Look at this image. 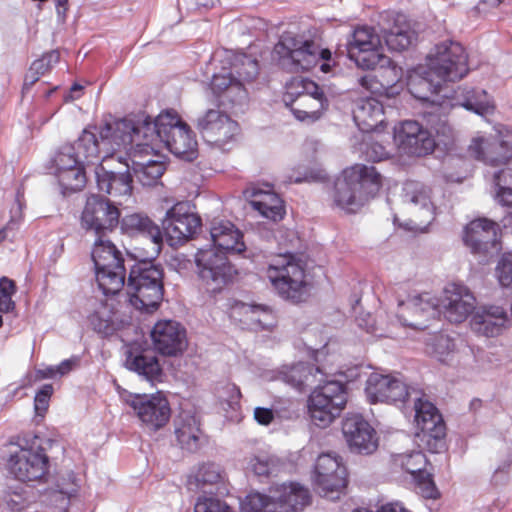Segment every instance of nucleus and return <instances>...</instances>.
Listing matches in <instances>:
<instances>
[{
    "instance_id": "nucleus-1",
    "label": "nucleus",
    "mask_w": 512,
    "mask_h": 512,
    "mask_svg": "<svg viewBox=\"0 0 512 512\" xmlns=\"http://www.w3.org/2000/svg\"><path fill=\"white\" fill-rule=\"evenodd\" d=\"M133 121L119 119L99 127L102 151L95 164V178L99 192L109 195L113 204H121L131 197L133 179L130 163L120 153L133 142Z\"/></svg>"
},
{
    "instance_id": "nucleus-2",
    "label": "nucleus",
    "mask_w": 512,
    "mask_h": 512,
    "mask_svg": "<svg viewBox=\"0 0 512 512\" xmlns=\"http://www.w3.org/2000/svg\"><path fill=\"white\" fill-rule=\"evenodd\" d=\"M468 56L464 47L455 41L445 40L436 44L426 57V70L411 76L410 92L415 98L429 102L446 88L445 82H454L467 75Z\"/></svg>"
},
{
    "instance_id": "nucleus-3",
    "label": "nucleus",
    "mask_w": 512,
    "mask_h": 512,
    "mask_svg": "<svg viewBox=\"0 0 512 512\" xmlns=\"http://www.w3.org/2000/svg\"><path fill=\"white\" fill-rule=\"evenodd\" d=\"M95 129L99 131V128ZM102 140L98 132L84 129L73 143L61 145L50 159L51 174L57 179L62 193L74 192L86 183L85 166L99 162Z\"/></svg>"
},
{
    "instance_id": "nucleus-4",
    "label": "nucleus",
    "mask_w": 512,
    "mask_h": 512,
    "mask_svg": "<svg viewBox=\"0 0 512 512\" xmlns=\"http://www.w3.org/2000/svg\"><path fill=\"white\" fill-rule=\"evenodd\" d=\"M133 140H138L140 134L152 146V151H158L163 144L172 154L192 161L197 157V140L195 134L174 110H166L160 113L154 121L145 118L135 123L133 121Z\"/></svg>"
},
{
    "instance_id": "nucleus-5",
    "label": "nucleus",
    "mask_w": 512,
    "mask_h": 512,
    "mask_svg": "<svg viewBox=\"0 0 512 512\" xmlns=\"http://www.w3.org/2000/svg\"><path fill=\"white\" fill-rule=\"evenodd\" d=\"M381 184V173L374 166H350L344 169L335 181L334 204L347 213H356L375 197Z\"/></svg>"
},
{
    "instance_id": "nucleus-6",
    "label": "nucleus",
    "mask_w": 512,
    "mask_h": 512,
    "mask_svg": "<svg viewBox=\"0 0 512 512\" xmlns=\"http://www.w3.org/2000/svg\"><path fill=\"white\" fill-rule=\"evenodd\" d=\"M274 53L279 57L280 64L290 72L308 71L315 67L320 60L325 61L320 69L324 73L331 70L327 61L331 59V51L320 49L313 41L306 40L292 33H285L274 47Z\"/></svg>"
},
{
    "instance_id": "nucleus-7",
    "label": "nucleus",
    "mask_w": 512,
    "mask_h": 512,
    "mask_svg": "<svg viewBox=\"0 0 512 512\" xmlns=\"http://www.w3.org/2000/svg\"><path fill=\"white\" fill-rule=\"evenodd\" d=\"M129 303L138 310L153 311L163 299V270L148 261L135 264L126 286Z\"/></svg>"
},
{
    "instance_id": "nucleus-8",
    "label": "nucleus",
    "mask_w": 512,
    "mask_h": 512,
    "mask_svg": "<svg viewBox=\"0 0 512 512\" xmlns=\"http://www.w3.org/2000/svg\"><path fill=\"white\" fill-rule=\"evenodd\" d=\"M266 275L283 299L301 302L306 297L305 270L294 255L285 253L274 257L268 265Z\"/></svg>"
},
{
    "instance_id": "nucleus-9",
    "label": "nucleus",
    "mask_w": 512,
    "mask_h": 512,
    "mask_svg": "<svg viewBox=\"0 0 512 512\" xmlns=\"http://www.w3.org/2000/svg\"><path fill=\"white\" fill-rule=\"evenodd\" d=\"M316 384L308 398V413L314 425L326 428L346 405V387L340 381L329 380L327 372L322 381Z\"/></svg>"
},
{
    "instance_id": "nucleus-10",
    "label": "nucleus",
    "mask_w": 512,
    "mask_h": 512,
    "mask_svg": "<svg viewBox=\"0 0 512 512\" xmlns=\"http://www.w3.org/2000/svg\"><path fill=\"white\" fill-rule=\"evenodd\" d=\"M426 455L421 451L404 454H391L390 474L393 478L409 479L418 492L425 498L436 499L439 492L428 469Z\"/></svg>"
},
{
    "instance_id": "nucleus-11",
    "label": "nucleus",
    "mask_w": 512,
    "mask_h": 512,
    "mask_svg": "<svg viewBox=\"0 0 512 512\" xmlns=\"http://www.w3.org/2000/svg\"><path fill=\"white\" fill-rule=\"evenodd\" d=\"M402 191L403 201L411 206L412 213L419 222L411 219L399 222L398 217H394V224L407 232L425 233L428 225L434 220L436 210L431 187L422 182L410 180L404 183Z\"/></svg>"
},
{
    "instance_id": "nucleus-12",
    "label": "nucleus",
    "mask_w": 512,
    "mask_h": 512,
    "mask_svg": "<svg viewBox=\"0 0 512 512\" xmlns=\"http://www.w3.org/2000/svg\"><path fill=\"white\" fill-rule=\"evenodd\" d=\"M120 397L132 409L141 426L147 431H159L171 418L169 401L161 392L136 394L124 391Z\"/></svg>"
},
{
    "instance_id": "nucleus-13",
    "label": "nucleus",
    "mask_w": 512,
    "mask_h": 512,
    "mask_svg": "<svg viewBox=\"0 0 512 512\" xmlns=\"http://www.w3.org/2000/svg\"><path fill=\"white\" fill-rule=\"evenodd\" d=\"M7 469L19 481H39L48 473L49 459L39 445L11 443Z\"/></svg>"
},
{
    "instance_id": "nucleus-14",
    "label": "nucleus",
    "mask_w": 512,
    "mask_h": 512,
    "mask_svg": "<svg viewBox=\"0 0 512 512\" xmlns=\"http://www.w3.org/2000/svg\"><path fill=\"white\" fill-rule=\"evenodd\" d=\"M414 409L416 426L420 430L416 436L429 451H441L444 448L446 427L438 409L425 395L415 400Z\"/></svg>"
},
{
    "instance_id": "nucleus-15",
    "label": "nucleus",
    "mask_w": 512,
    "mask_h": 512,
    "mask_svg": "<svg viewBox=\"0 0 512 512\" xmlns=\"http://www.w3.org/2000/svg\"><path fill=\"white\" fill-rule=\"evenodd\" d=\"M152 144L146 139L140 137L123 149L126 152V159L130 163V172L136 177L143 186L155 185L165 171V164L160 160H155L158 151H152Z\"/></svg>"
},
{
    "instance_id": "nucleus-16",
    "label": "nucleus",
    "mask_w": 512,
    "mask_h": 512,
    "mask_svg": "<svg viewBox=\"0 0 512 512\" xmlns=\"http://www.w3.org/2000/svg\"><path fill=\"white\" fill-rule=\"evenodd\" d=\"M196 128L203 139L221 150L236 141L239 125L228 114L219 109H208L196 119Z\"/></svg>"
},
{
    "instance_id": "nucleus-17",
    "label": "nucleus",
    "mask_w": 512,
    "mask_h": 512,
    "mask_svg": "<svg viewBox=\"0 0 512 512\" xmlns=\"http://www.w3.org/2000/svg\"><path fill=\"white\" fill-rule=\"evenodd\" d=\"M346 476V468L337 455L324 453L318 456L314 483L320 496L331 501L339 499L347 484Z\"/></svg>"
},
{
    "instance_id": "nucleus-18",
    "label": "nucleus",
    "mask_w": 512,
    "mask_h": 512,
    "mask_svg": "<svg viewBox=\"0 0 512 512\" xmlns=\"http://www.w3.org/2000/svg\"><path fill=\"white\" fill-rule=\"evenodd\" d=\"M350 60L363 70L375 69L384 58L379 35L370 27H358L347 40Z\"/></svg>"
},
{
    "instance_id": "nucleus-19",
    "label": "nucleus",
    "mask_w": 512,
    "mask_h": 512,
    "mask_svg": "<svg viewBox=\"0 0 512 512\" xmlns=\"http://www.w3.org/2000/svg\"><path fill=\"white\" fill-rule=\"evenodd\" d=\"M429 102L437 107L439 113H446L449 109L459 106L475 114L486 116L492 114L495 108L485 90L469 87H458L451 93L445 90Z\"/></svg>"
},
{
    "instance_id": "nucleus-20",
    "label": "nucleus",
    "mask_w": 512,
    "mask_h": 512,
    "mask_svg": "<svg viewBox=\"0 0 512 512\" xmlns=\"http://www.w3.org/2000/svg\"><path fill=\"white\" fill-rule=\"evenodd\" d=\"M198 275L207 290L216 292L231 278L233 268L227 254L212 246L201 248L195 255Z\"/></svg>"
},
{
    "instance_id": "nucleus-21",
    "label": "nucleus",
    "mask_w": 512,
    "mask_h": 512,
    "mask_svg": "<svg viewBox=\"0 0 512 512\" xmlns=\"http://www.w3.org/2000/svg\"><path fill=\"white\" fill-rule=\"evenodd\" d=\"M393 139L398 150L409 156H426L431 154L437 145L432 134L414 120H405L396 125Z\"/></svg>"
},
{
    "instance_id": "nucleus-22",
    "label": "nucleus",
    "mask_w": 512,
    "mask_h": 512,
    "mask_svg": "<svg viewBox=\"0 0 512 512\" xmlns=\"http://www.w3.org/2000/svg\"><path fill=\"white\" fill-rule=\"evenodd\" d=\"M200 218L191 211L188 202H178L171 207L162 220L163 229L170 246H178L190 239L200 227Z\"/></svg>"
},
{
    "instance_id": "nucleus-23",
    "label": "nucleus",
    "mask_w": 512,
    "mask_h": 512,
    "mask_svg": "<svg viewBox=\"0 0 512 512\" xmlns=\"http://www.w3.org/2000/svg\"><path fill=\"white\" fill-rule=\"evenodd\" d=\"M120 213L115 204L99 195H91L87 198L86 205L81 216V225L88 231H93L96 236H106L119 223Z\"/></svg>"
},
{
    "instance_id": "nucleus-24",
    "label": "nucleus",
    "mask_w": 512,
    "mask_h": 512,
    "mask_svg": "<svg viewBox=\"0 0 512 512\" xmlns=\"http://www.w3.org/2000/svg\"><path fill=\"white\" fill-rule=\"evenodd\" d=\"M476 306V298L463 284L450 283L443 291L439 300L440 312L452 323H462L472 313Z\"/></svg>"
},
{
    "instance_id": "nucleus-25",
    "label": "nucleus",
    "mask_w": 512,
    "mask_h": 512,
    "mask_svg": "<svg viewBox=\"0 0 512 512\" xmlns=\"http://www.w3.org/2000/svg\"><path fill=\"white\" fill-rule=\"evenodd\" d=\"M401 307L398 318L405 326L424 329L427 322L440 314L439 299L430 293L414 296L406 302H399Z\"/></svg>"
},
{
    "instance_id": "nucleus-26",
    "label": "nucleus",
    "mask_w": 512,
    "mask_h": 512,
    "mask_svg": "<svg viewBox=\"0 0 512 512\" xmlns=\"http://www.w3.org/2000/svg\"><path fill=\"white\" fill-rule=\"evenodd\" d=\"M342 431L352 452L371 454L378 446L374 428L359 414L346 416L342 424Z\"/></svg>"
},
{
    "instance_id": "nucleus-27",
    "label": "nucleus",
    "mask_w": 512,
    "mask_h": 512,
    "mask_svg": "<svg viewBox=\"0 0 512 512\" xmlns=\"http://www.w3.org/2000/svg\"><path fill=\"white\" fill-rule=\"evenodd\" d=\"M151 338L155 349L163 355L176 356L187 347L186 331L177 321H158L151 331Z\"/></svg>"
},
{
    "instance_id": "nucleus-28",
    "label": "nucleus",
    "mask_w": 512,
    "mask_h": 512,
    "mask_svg": "<svg viewBox=\"0 0 512 512\" xmlns=\"http://www.w3.org/2000/svg\"><path fill=\"white\" fill-rule=\"evenodd\" d=\"M468 152L475 159L491 165L505 163L512 158V134L507 139L477 135L472 138Z\"/></svg>"
},
{
    "instance_id": "nucleus-29",
    "label": "nucleus",
    "mask_w": 512,
    "mask_h": 512,
    "mask_svg": "<svg viewBox=\"0 0 512 512\" xmlns=\"http://www.w3.org/2000/svg\"><path fill=\"white\" fill-rule=\"evenodd\" d=\"M244 197L252 208L264 218L274 222L285 214L283 200L269 184H251L244 190Z\"/></svg>"
},
{
    "instance_id": "nucleus-30",
    "label": "nucleus",
    "mask_w": 512,
    "mask_h": 512,
    "mask_svg": "<svg viewBox=\"0 0 512 512\" xmlns=\"http://www.w3.org/2000/svg\"><path fill=\"white\" fill-rule=\"evenodd\" d=\"M498 224L488 219H476L465 228L464 242L474 254L488 255L498 251Z\"/></svg>"
},
{
    "instance_id": "nucleus-31",
    "label": "nucleus",
    "mask_w": 512,
    "mask_h": 512,
    "mask_svg": "<svg viewBox=\"0 0 512 512\" xmlns=\"http://www.w3.org/2000/svg\"><path fill=\"white\" fill-rule=\"evenodd\" d=\"M210 88L222 106L242 105L248 97L243 80L237 79L232 71L225 66L220 72L213 75Z\"/></svg>"
},
{
    "instance_id": "nucleus-32",
    "label": "nucleus",
    "mask_w": 512,
    "mask_h": 512,
    "mask_svg": "<svg viewBox=\"0 0 512 512\" xmlns=\"http://www.w3.org/2000/svg\"><path fill=\"white\" fill-rule=\"evenodd\" d=\"M226 474L223 468L214 462H203L195 466L187 478V487L191 491L212 492L222 494L226 491Z\"/></svg>"
},
{
    "instance_id": "nucleus-33",
    "label": "nucleus",
    "mask_w": 512,
    "mask_h": 512,
    "mask_svg": "<svg viewBox=\"0 0 512 512\" xmlns=\"http://www.w3.org/2000/svg\"><path fill=\"white\" fill-rule=\"evenodd\" d=\"M122 231L129 236H141L151 242V258L159 255L163 236L161 229L148 216L142 213H133L126 215L121 220Z\"/></svg>"
},
{
    "instance_id": "nucleus-34",
    "label": "nucleus",
    "mask_w": 512,
    "mask_h": 512,
    "mask_svg": "<svg viewBox=\"0 0 512 512\" xmlns=\"http://www.w3.org/2000/svg\"><path fill=\"white\" fill-rule=\"evenodd\" d=\"M508 315L501 306H483L478 308L470 320L474 333L485 337H496L507 328Z\"/></svg>"
},
{
    "instance_id": "nucleus-35",
    "label": "nucleus",
    "mask_w": 512,
    "mask_h": 512,
    "mask_svg": "<svg viewBox=\"0 0 512 512\" xmlns=\"http://www.w3.org/2000/svg\"><path fill=\"white\" fill-rule=\"evenodd\" d=\"M210 238L211 246L226 254H241L246 250L242 232L229 220L213 219Z\"/></svg>"
},
{
    "instance_id": "nucleus-36",
    "label": "nucleus",
    "mask_w": 512,
    "mask_h": 512,
    "mask_svg": "<svg viewBox=\"0 0 512 512\" xmlns=\"http://www.w3.org/2000/svg\"><path fill=\"white\" fill-rule=\"evenodd\" d=\"M353 119L363 133L376 132L384 124V101L377 97L361 99L353 112Z\"/></svg>"
},
{
    "instance_id": "nucleus-37",
    "label": "nucleus",
    "mask_w": 512,
    "mask_h": 512,
    "mask_svg": "<svg viewBox=\"0 0 512 512\" xmlns=\"http://www.w3.org/2000/svg\"><path fill=\"white\" fill-rule=\"evenodd\" d=\"M324 376L325 371L320 366L315 367L312 364L303 362L290 366L284 365L278 372V379L298 390L316 385L317 382L322 381Z\"/></svg>"
},
{
    "instance_id": "nucleus-38",
    "label": "nucleus",
    "mask_w": 512,
    "mask_h": 512,
    "mask_svg": "<svg viewBox=\"0 0 512 512\" xmlns=\"http://www.w3.org/2000/svg\"><path fill=\"white\" fill-rule=\"evenodd\" d=\"M279 512H298L310 503L309 490L295 482L274 486Z\"/></svg>"
},
{
    "instance_id": "nucleus-39",
    "label": "nucleus",
    "mask_w": 512,
    "mask_h": 512,
    "mask_svg": "<svg viewBox=\"0 0 512 512\" xmlns=\"http://www.w3.org/2000/svg\"><path fill=\"white\" fill-rule=\"evenodd\" d=\"M289 108L297 120L313 123L319 120L328 108V100L319 87L315 94L301 95L297 102Z\"/></svg>"
},
{
    "instance_id": "nucleus-40",
    "label": "nucleus",
    "mask_w": 512,
    "mask_h": 512,
    "mask_svg": "<svg viewBox=\"0 0 512 512\" xmlns=\"http://www.w3.org/2000/svg\"><path fill=\"white\" fill-rule=\"evenodd\" d=\"M386 22L389 23V27H386V47L392 51L407 49L415 39V32L411 29L407 17L404 14L396 13Z\"/></svg>"
},
{
    "instance_id": "nucleus-41",
    "label": "nucleus",
    "mask_w": 512,
    "mask_h": 512,
    "mask_svg": "<svg viewBox=\"0 0 512 512\" xmlns=\"http://www.w3.org/2000/svg\"><path fill=\"white\" fill-rule=\"evenodd\" d=\"M201 435L197 418L189 412H181L175 420V436L181 448L196 451L200 447Z\"/></svg>"
},
{
    "instance_id": "nucleus-42",
    "label": "nucleus",
    "mask_w": 512,
    "mask_h": 512,
    "mask_svg": "<svg viewBox=\"0 0 512 512\" xmlns=\"http://www.w3.org/2000/svg\"><path fill=\"white\" fill-rule=\"evenodd\" d=\"M126 367L137 372L152 384L162 381V368L157 357L152 353L129 354L126 359Z\"/></svg>"
},
{
    "instance_id": "nucleus-43",
    "label": "nucleus",
    "mask_w": 512,
    "mask_h": 512,
    "mask_svg": "<svg viewBox=\"0 0 512 512\" xmlns=\"http://www.w3.org/2000/svg\"><path fill=\"white\" fill-rule=\"evenodd\" d=\"M95 270L115 267L123 264V259L116 246L105 236H97L91 252Z\"/></svg>"
},
{
    "instance_id": "nucleus-44",
    "label": "nucleus",
    "mask_w": 512,
    "mask_h": 512,
    "mask_svg": "<svg viewBox=\"0 0 512 512\" xmlns=\"http://www.w3.org/2000/svg\"><path fill=\"white\" fill-rule=\"evenodd\" d=\"M239 311L243 315V321L254 329H270L274 325L272 311L262 305L241 303L233 309V313Z\"/></svg>"
},
{
    "instance_id": "nucleus-45",
    "label": "nucleus",
    "mask_w": 512,
    "mask_h": 512,
    "mask_svg": "<svg viewBox=\"0 0 512 512\" xmlns=\"http://www.w3.org/2000/svg\"><path fill=\"white\" fill-rule=\"evenodd\" d=\"M225 58L229 60V67L227 68L232 71L237 79L243 80L244 86L257 77L259 73L258 62L251 56L226 51Z\"/></svg>"
},
{
    "instance_id": "nucleus-46",
    "label": "nucleus",
    "mask_w": 512,
    "mask_h": 512,
    "mask_svg": "<svg viewBox=\"0 0 512 512\" xmlns=\"http://www.w3.org/2000/svg\"><path fill=\"white\" fill-rule=\"evenodd\" d=\"M88 321L92 328L101 334L109 335L115 330L112 319V311L108 305L97 299H92L88 303Z\"/></svg>"
},
{
    "instance_id": "nucleus-47",
    "label": "nucleus",
    "mask_w": 512,
    "mask_h": 512,
    "mask_svg": "<svg viewBox=\"0 0 512 512\" xmlns=\"http://www.w3.org/2000/svg\"><path fill=\"white\" fill-rule=\"evenodd\" d=\"M96 281L99 288L105 295H115L124 286L125 268L124 265L105 267L95 270Z\"/></svg>"
},
{
    "instance_id": "nucleus-48",
    "label": "nucleus",
    "mask_w": 512,
    "mask_h": 512,
    "mask_svg": "<svg viewBox=\"0 0 512 512\" xmlns=\"http://www.w3.org/2000/svg\"><path fill=\"white\" fill-rule=\"evenodd\" d=\"M241 512H279L274 487L269 489L268 495L259 492L249 493L241 502Z\"/></svg>"
},
{
    "instance_id": "nucleus-49",
    "label": "nucleus",
    "mask_w": 512,
    "mask_h": 512,
    "mask_svg": "<svg viewBox=\"0 0 512 512\" xmlns=\"http://www.w3.org/2000/svg\"><path fill=\"white\" fill-rule=\"evenodd\" d=\"M280 459L267 453L251 455L247 458V470L260 477H269L280 469Z\"/></svg>"
},
{
    "instance_id": "nucleus-50",
    "label": "nucleus",
    "mask_w": 512,
    "mask_h": 512,
    "mask_svg": "<svg viewBox=\"0 0 512 512\" xmlns=\"http://www.w3.org/2000/svg\"><path fill=\"white\" fill-rule=\"evenodd\" d=\"M319 86L308 79L302 77H294L285 85V92L283 94V103L286 107L294 105L297 99L304 94H315Z\"/></svg>"
},
{
    "instance_id": "nucleus-51",
    "label": "nucleus",
    "mask_w": 512,
    "mask_h": 512,
    "mask_svg": "<svg viewBox=\"0 0 512 512\" xmlns=\"http://www.w3.org/2000/svg\"><path fill=\"white\" fill-rule=\"evenodd\" d=\"M408 395V386L399 373L386 374V404H403Z\"/></svg>"
},
{
    "instance_id": "nucleus-52",
    "label": "nucleus",
    "mask_w": 512,
    "mask_h": 512,
    "mask_svg": "<svg viewBox=\"0 0 512 512\" xmlns=\"http://www.w3.org/2000/svg\"><path fill=\"white\" fill-rule=\"evenodd\" d=\"M428 352L440 362H446L454 354L456 346L454 340L445 334L431 337L427 343Z\"/></svg>"
},
{
    "instance_id": "nucleus-53",
    "label": "nucleus",
    "mask_w": 512,
    "mask_h": 512,
    "mask_svg": "<svg viewBox=\"0 0 512 512\" xmlns=\"http://www.w3.org/2000/svg\"><path fill=\"white\" fill-rule=\"evenodd\" d=\"M363 153L365 158L373 163L381 162L384 159V146L382 145V135L379 131L365 133Z\"/></svg>"
},
{
    "instance_id": "nucleus-54",
    "label": "nucleus",
    "mask_w": 512,
    "mask_h": 512,
    "mask_svg": "<svg viewBox=\"0 0 512 512\" xmlns=\"http://www.w3.org/2000/svg\"><path fill=\"white\" fill-rule=\"evenodd\" d=\"M495 183L498 187L496 198L503 205L512 204V169L506 168L495 174Z\"/></svg>"
},
{
    "instance_id": "nucleus-55",
    "label": "nucleus",
    "mask_w": 512,
    "mask_h": 512,
    "mask_svg": "<svg viewBox=\"0 0 512 512\" xmlns=\"http://www.w3.org/2000/svg\"><path fill=\"white\" fill-rule=\"evenodd\" d=\"M217 396L222 408L235 412L239 409L240 389L233 383H226L217 389Z\"/></svg>"
},
{
    "instance_id": "nucleus-56",
    "label": "nucleus",
    "mask_w": 512,
    "mask_h": 512,
    "mask_svg": "<svg viewBox=\"0 0 512 512\" xmlns=\"http://www.w3.org/2000/svg\"><path fill=\"white\" fill-rule=\"evenodd\" d=\"M365 393L370 404H379L384 401V375L372 373L366 382Z\"/></svg>"
},
{
    "instance_id": "nucleus-57",
    "label": "nucleus",
    "mask_w": 512,
    "mask_h": 512,
    "mask_svg": "<svg viewBox=\"0 0 512 512\" xmlns=\"http://www.w3.org/2000/svg\"><path fill=\"white\" fill-rule=\"evenodd\" d=\"M16 293V286L13 280L3 276L0 278V312L8 313L14 310L15 302L12 296Z\"/></svg>"
},
{
    "instance_id": "nucleus-58",
    "label": "nucleus",
    "mask_w": 512,
    "mask_h": 512,
    "mask_svg": "<svg viewBox=\"0 0 512 512\" xmlns=\"http://www.w3.org/2000/svg\"><path fill=\"white\" fill-rule=\"evenodd\" d=\"M402 77L401 67H398L393 61L386 62V84H390L389 87L386 86V97L399 93L402 88Z\"/></svg>"
},
{
    "instance_id": "nucleus-59",
    "label": "nucleus",
    "mask_w": 512,
    "mask_h": 512,
    "mask_svg": "<svg viewBox=\"0 0 512 512\" xmlns=\"http://www.w3.org/2000/svg\"><path fill=\"white\" fill-rule=\"evenodd\" d=\"M496 276L501 286L512 285V253H504L501 256L496 266Z\"/></svg>"
},
{
    "instance_id": "nucleus-60",
    "label": "nucleus",
    "mask_w": 512,
    "mask_h": 512,
    "mask_svg": "<svg viewBox=\"0 0 512 512\" xmlns=\"http://www.w3.org/2000/svg\"><path fill=\"white\" fill-rule=\"evenodd\" d=\"M53 394V386L45 384L36 393L34 398V409L37 415L43 416L49 407L50 398Z\"/></svg>"
},
{
    "instance_id": "nucleus-61",
    "label": "nucleus",
    "mask_w": 512,
    "mask_h": 512,
    "mask_svg": "<svg viewBox=\"0 0 512 512\" xmlns=\"http://www.w3.org/2000/svg\"><path fill=\"white\" fill-rule=\"evenodd\" d=\"M224 504L226 503L217 498L200 496L194 505V512H216Z\"/></svg>"
},
{
    "instance_id": "nucleus-62",
    "label": "nucleus",
    "mask_w": 512,
    "mask_h": 512,
    "mask_svg": "<svg viewBox=\"0 0 512 512\" xmlns=\"http://www.w3.org/2000/svg\"><path fill=\"white\" fill-rule=\"evenodd\" d=\"M360 84L362 87H364L366 90H368L371 93L370 97H377V98L383 100L384 85L375 76L367 75V76L362 77L360 79Z\"/></svg>"
},
{
    "instance_id": "nucleus-63",
    "label": "nucleus",
    "mask_w": 512,
    "mask_h": 512,
    "mask_svg": "<svg viewBox=\"0 0 512 512\" xmlns=\"http://www.w3.org/2000/svg\"><path fill=\"white\" fill-rule=\"evenodd\" d=\"M80 358L78 356H72L69 359L63 360L60 364L55 366V371L58 377H62L70 373L76 367L79 366Z\"/></svg>"
},
{
    "instance_id": "nucleus-64",
    "label": "nucleus",
    "mask_w": 512,
    "mask_h": 512,
    "mask_svg": "<svg viewBox=\"0 0 512 512\" xmlns=\"http://www.w3.org/2000/svg\"><path fill=\"white\" fill-rule=\"evenodd\" d=\"M253 416L258 424L267 426L273 421L274 412L270 408L256 407Z\"/></svg>"
}]
</instances>
